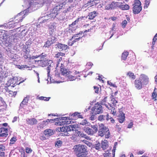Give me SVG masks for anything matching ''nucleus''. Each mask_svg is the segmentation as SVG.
I'll return each mask as SVG.
<instances>
[{
	"label": "nucleus",
	"mask_w": 157,
	"mask_h": 157,
	"mask_svg": "<svg viewBox=\"0 0 157 157\" xmlns=\"http://www.w3.org/2000/svg\"><path fill=\"white\" fill-rule=\"evenodd\" d=\"M106 97H105L102 100H101V101H100L101 104L103 105L106 102Z\"/></svg>",
	"instance_id": "obj_52"
},
{
	"label": "nucleus",
	"mask_w": 157,
	"mask_h": 157,
	"mask_svg": "<svg viewBox=\"0 0 157 157\" xmlns=\"http://www.w3.org/2000/svg\"><path fill=\"white\" fill-rule=\"evenodd\" d=\"M101 147L103 150H105L108 147V142L107 140L102 141L101 143Z\"/></svg>",
	"instance_id": "obj_23"
},
{
	"label": "nucleus",
	"mask_w": 157,
	"mask_h": 157,
	"mask_svg": "<svg viewBox=\"0 0 157 157\" xmlns=\"http://www.w3.org/2000/svg\"><path fill=\"white\" fill-rule=\"evenodd\" d=\"M105 106L110 111L112 109L113 107H112L111 105L110 104H109L108 105H105Z\"/></svg>",
	"instance_id": "obj_59"
},
{
	"label": "nucleus",
	"mask_w": 157,
	"mask_h": 157,
	"mask_svg": "<svg viewBox=\"0 0 157 157\" xmlns=\"http://www.w3.org/2000/svg\"><path fill=\"white\" fill-rule=\"evenodd\" d=\"M47 56V55L45 54L44 53H41L40 55L38 56L37 57H36V58H37L38 57H41V58H44L46 57Z\"/></svg>",
	"instance_id": "obj_51"
},
{
	"label": "nucleus",
	"mask_w": 157,
	"mask_h": 157,
	"mask_svg": "<svg viewBox=\"0 0 157 157\" xmlns=\"http://www.w3.org/2000/svg\"><path fill=\"white\" fill-rule=\"evenodd\" d=\"M109 120H110V122L111 123L113 124H114L115 122V120L112 117H110V118L109 117Z\"/></svg>",
	"instance_id": "obj_64"
},
{
	"label": "nucleus",
	"mask_w": 157,
	"mask_h": 157,
	"mask_svg": "<svg viewBox=\"0 0 157 157\" xmlns=\"http://www.w3.org/2000/svg\"><path fill=\"white\" fill-rule=\"evenodd\" d=\"M97 16V13L96 11H94L92 12L89 13L88 16L89 17L88 19L90 20H92L94 18Z\"/></svg>",
	"instance_id": "obj_21"
},
{
	"label": "nucleus",
	"mask_w": 157,
	"mask_h": 157,
	"mask_svg": "<svg viewBox=\"0 0 157 157\" xmlns=\"http://www.w3.org/2000/svg\"><path fill=\"white\" fill-rule=\"evenodd\" d=\"M6 104L5 102L3 100L2 98H0V107H2L0 109V111H3L6 108Z\"/></svg>",
	"instance_id": "obj_17"
},
{
	"label": "nucleus",
	"mask_w": 157,
	"mask_h": 157,
	"mask_svg": "<svg viewBox=\"0 0 157 157\" xmlns=\"http://www.w3.org/2000/svg\"><path fill=\"white\" fill-rule=\"evenodd\" d=\"M111 154L108 152L106 151L105 153H104V157H109L111 156Z\"/></svg>",
	"instance_id": "obj_47"
},
{
	"label": "nucleus",
	"mask_w": 157,
	"mask_h": 157,
	"mask_svg": "<svg viewBox=\"0 0 157 157\" xmlns=\"http://www.w3.org/2000/svg\"><path fill=\"white\" fill-rule=\"evenodd\" d=\"M5 147L3 144L0 145V150L5 151Z\"/></svg>",
	"instance_id": "obj_62"
},
{
	"label": "nucleus",
	"mask_w": 157,
	"mask_h": 157,
	"mask_svg": "<svg viewBox=\"0 0 157 157\" xmlns=\"http://www.w3.org/2000/svg\"><path fill=\"white\" fill-rule=\"evenodd\" d=\"M68 79L70 80V81H73L74 80H75L76 78L74 76H72V75H70L68 77Z\"/></svg>",
	"instance_id": "obj_49"
},
{
	"label": "nucleus",
	"mask_w": 157,
	"mask_h": 157,
	"mask_svg": "<svg viewBox=\"0 0 157 157\" xmlns=\"http://www.w3.org/2000/svg\"><path fill=\"white\" fill-rule=\"evenodd\" d=\"M149 82V78L144 75H141L139 78L135 79L134 81L135 87L138 90H140L142 88L143 85H146Z\"/></svg>",
	"instance_id": "obj_2"
},
{
	"label": "nucleus",
	"mask_w": 157,
	"mask_h": 157,
	"mask_svg": "<svg viewBox=\"0 0 157 157\" xmlns=\"http://www.w3.org/2000/svg\"><path fill=\"white\" fill-rule=\"evenodd\" d=\"M44 133L45 136H51L53 135V132L52 129H47L44 131Z\"/></svg>",
	"instance_id": "obj_24"
},
{
	"label": "nucleus",
	"mask_w": 157,
	"mask_h": 157,
	"mask_svg": "<svg viewBox=\"0 0 157 157\" xmlns=\"http://www.w3.org/2000/svg\"><path fill=\"white\" fill-rule=\"evenodd\" d=\"M17 140V137L16 136L13 137L10 140V142L9 144L10 145H12L14 144Z\"/></svg>",
	"instance_id": "obj_36"
},
{
	"label": "nucleus",
	"mask_w": 157,
	"mask_h": 157,
	"mask_svg": "<svg viewBox=\"0 0 157 157\" xmlns=\"http://www.w3.org/2000/svg\"><path fill=\"white\" fill-rule=\"evenodd\" d=\"M50 97H46L43 96H41L40 97H39L38 98H37V99L41 100H44V101H47L49 100L50 99Z\"/></svg>",
	"instance_id": "obj_38"
},
{
	"label": "nucleus",
	"mask_w": 157,
	"mask_h": 157,
	"mask_svg": "<svg viewBox=\"0 0 157 157\" xmlns=\"http://www.w3.org/2000/svg\"><path fill=\"white\" fill-rule=\"evenodd\" d=\"M28 99H29L27 98V97L25 98L23 101L20 103V107H23L24 105H27L28 101Z\"/></svg>",
	"instance_id": "obj_26"
},
{
	"label": "nucleus",
	"mask_w": 157,
	"mask_h": 157,
	"mask_svg": "<svg viewBox=\"0 0 157 157\" xmlns=\"http://www.w3.org/2000/svg\"><path fill=\"white\" fill-rule=\"evenodd\" d=\"M150 2V0H145V4L144 6V8H147L148 7Z\"/></svg>",
	"instance_id": "obj_39"
},
{
	"label": "nucleus",
	"mask_w": 157,
	"mask_h": 157,
	"mask_svg": "<svg viewBox=\"0 0 157 157\" xmlns=\"http://www.w3.org/2000/svg\"><path fill=\"white\" fill-rule=\"evenodd\" d=\"M127 24V22L126 20L123 21L122 23V26L123 28H124L126 27Z\"/></svg>",
	"instance_id": "obj_48"
},
{
	"label": "nucleus",
	"mask_w": 157,
	"mask_h": 157,
	"mask_svg": "<svg viewBox=\"0 0 157 157\" xmlns=\"http://www.w3.org/2000/svg\"><path fill=\"white\" fill-rule=\"evenodd\" d=\"M53 43L52 41L48 40L45 43L44 47L48 48Z\"/></svg>",
	"instance_id": "obj_34"
},
{
	"label": "nucleus",
	"mask_w": 157,
	"mask_h": 157,
	"mask_svg": "<svg viewBox=\"0 0 157 157\" xmlns=\"http://www.w3.org/2000/svg\"><path fill=\"white\" fill-rule=\"evenodd\" d=\"M98 120L100 121H103L105 120V118H103V115H100L98 117Z\"/></svg>",
	"instance_id": "obj_44"
},
{
	"label": "nucleus",
	"mask_w": 157,
	"mask_h": 157,
	"mask_svg": "<svg viewBox=\"0 0 157 157\" xmlns=\"http://www.w3.org/2000/svg\"><path fill=\"white\" fill-rule=\"evenodd\" d=\"M102 106L99 104L97 103L95 104L94 107L92 109L91 113L97 114L102 113Z\"/></svg>",
	"instance_id": "obj_8"
},
{
	"label": "nucleus",
	"mask_w": 157,
	"mask_h": 157,
	"mask_svg": "<svg viewBox=\"0 0 157 157\" xmlns=\"http://www.w3.org/2000/svg\"><path fill=\"white\" fill-rule=\"evenodd\" d=\"M157 40V33L155 35L154 37L152 40V45L151 46V48L154 49V45L155 44V42Z\"/></svg>",
	"instance_id": "obj_37"
},
{
	"label": "nucleus",
	"mask_w": 157,
	"mask_h": 157,
	"mask_svg": "<svg viewBox=\"0 0 157 157\" xmlns=\"http://www.w3.org/2000/svg\"><path fill=\"white\" fill-rule=\"evenodd\" d=\"M56 130L59 132H63L65 133L66 132V127L62 126L58 127L57 128Z\"/></svg>",
	"instance_id": "obj_35"
},
{
	"label": "nucleus",
	"mask_w": 157,
	"mask_h": 157,
	"mask_svg": "<svg viewBox=\"0 0 157 157\" xmlns=\"http://www.w3.org/2000/svg\"><path fill=\"white\" fill-rule=\"evenodd\" d=\"M25 15L19 13L14 18V24H17L21 21L25 17Z\"/></svg>",
	"instance_id": "obj_9"
},
{
	"label": "nucleus",
	"mask_w": 157,
	"mask_h": 157,
	"mask_svg": "<svg viewBox=\"0 0 157 157\" xmlns=\"http://www.w3.org/2000/svg\"><path fill=\"white\" fill-rule=\"evenodd\" d=\"M91 128L88 127L85 128L84 130L88 135L91 136L96 133L98 131V127L97 125H91Z\"/></svg>",
	"instance_id": "obj_6"
},
{
	"label": "nucleus",
	"mask_w": 157,
	"mask_h": 157,
	"mask_svg": "<svg viewBox=\"0 0 157 157\" xmlns=\"http://www.w3.org/2000/svg\"><path fill=\"white\" fill-rule=\"evenodd\" d=\"M117 3L118 2H112L111 4H110L111 9H114L117 8L118 7Z\"/></svg>",
	"instance_id": "obj_31"
},
{
	"label": "nucleus",
	"mask_w": 157,
	"mask_h": 157,
	"mask_svg": "<svg viewBox=\"0 0 157 157\" xmlns=\"http://www.w3.org/2000/svg\"><path fill=\"white\" fill-rule=\"evenodd\" d=\"M18 67L20 69H22L23 68H25L26 67H27V65H18Z\"/></svg>",
	"instance_id": "obj_61"
},
{
	"label": "nucleus",
	"mask_w": 157,
	"mask_h": 157,
	"mask_svg": "<svg viewBox=\"0 0 157 157\" xmlns=\"http://www.w3.org/2000/svg\"><path fill=\"white\" fill-rule=\"evenodd\" d=\"M5 90L6 91L9 93V95L10 97H15L16 94H17V91H13L11 90H9V89L7 87H6Z\"/></svg>",
	"instance_id": "obj_19"
},
{
	"label": "nucleus",
	"mask_w": 157,
	"mask_h": 157,
	"mask_svg": "<svg viewBox=\"0 0 157 157\" xmlns=\"http://www.w3.org/2000/svg\"><path fill=\"white\" fill-rule=\"evenodd\" d=\"M62 144V142L61 141L58 140L56 142L55 144L56 146L59 147H60Z\"/></svg>",
	"instance_id": "obj_43"
},
{
	"label": "nucleus",
	"mask_w": 157,
	"mask_h": 157,
	"mask_svg": "<svg viewBox=\"0 0 157 157\" xmlns=\"http://www.w3.org/2000/svg\"><path fill=\"white\" fill-rule=\"evenodd\" d=\"M94 88L95 93L98 94L99 92V87L97 86H94Z\"/></svg>",
	"instance_id": "obj_55"
},
{
	"label": "nucleus",
	"mask_w": 157,
	"mask_h": 157,
	"mask_svg": "<svg viewBox=\"0 0 157 157\" xmlns=\"http://www.w3.org/2000/svg\"><path fill=\"white\" fill-rule=\"evenodd\" d=\"M66 119V120L67 121V124H68L71 123V120L70 118L69 117H68V118H65Z\"/></svg>",
	"instance_id": "obj_58"
},
{
	"label": "nucleus",
	"mask_w": 157,
	"mask_h": 157,
	"mask_svg": "<svg viewBox=\"0 0 157 157\" xmlns=\"http://www.w3.org/2000/svg\"><path fill=\"white\" fill-rule=\"evenodd\" d=\"M129 55V52L127 51H124L121 56V59L122 60H125Z\"/></svg>",
	"instance_id": "obj_25"
},
{
	"label": "nucleus",
	"mask_w": 157,
	"mask_h": 157,
	"mask_svg": "<svg viewBox=\"0 0 157 157\" xmlns=\"http://www.w3.org/2000/svg\"><path fill=\"white\" fill-rule=\"evenodd\" d=\"M14 21L6 24H4L3 25H0V27L2 26L10 28H13L15 26L16 24H14Z\"/></svg>",
	"instance_id": "obj_18"
},
{
	"label": "nucleus",
	"mask_w": 157,
	"mask_h": 157,
	"mask_svg": "<svg viewBox=\"0 0 157 157\" xmlns=\"http://www.w3.org/2000/svg\"><path fill=\"white\" fill-rule=\"evenodd\" d=\"M105 9H106V10H109L110 9H111L110 4H108L106 6H105Z\"/></svg>",
	"instance_id": "obj_63"
},
{
	"label": "nucleus",
	"mask_w": 157,
	"mask_h": 157,
	"mask_svg": "<svg viewBox=\"0 0 157 157\" xmlns=\"http://www.w3.org/2000/svg\"><path fill=\"white\" fill-rule=\"evenodd\" d=\"M65 53L62 52H58L56 54H55L54 58L57 59H59L58 61L57 62L56 67L58 66V65L59 64V62L62 60V56H65Z\"/></svg>",
	"instance_id": "obj_10"
},
{
	"label": "nucleus",
	"mask_w": 157,
	"mask_h": 157,
	"mask_svg": "<svg viewBox=\"0 0 157 157\" xmlns=\"http://www.w3.org/2000/svg\"><path fill=\"white\" fill-rule=\"evenodd\" d=\"M74 152L77 157H88L87 147L86 145L81 144L75 145L73 148Z\"/></svg>",
	"instance_id": "obj_1"
},
{
	"label": "nucleus",
	"mask_w": 157,
	"mask_h": 157,
	"mask_svg": "<svg viewBox=\"0 0 157 157\" xmlns=\"http://www.w3.org/2000/svg\"><path fill=\"white\" fill-rule=\"evenodd\" d=\"M87 123V121H86V120H83L80 123V124L81 125H85Z\"/></svg>",
	"instance_id": "obj_60"
},
{
	"label": "nucleus",
	"mask_w": 157,
	"mask_h": 157,
	"mask_svg": "<svg viewBox=\"0 0 157 157\" xmlns=\"http://www.w3.org/2000/svg\"><path fill=\"white\" fill-rule=\"evenodd\" d=\"M8 135V129L7 128L2 127V125L0 124V139H2L0 142H4L6 140V138Z\"/></svg>",
	"instance_id": "obj_7"
},
{
	"label": "nucleus",
	"mask_w": 157,
	"mask_h": 157,
	"mask_svg": "<svg viewBox=\"0 0 157 157\" xmlns=\"http://www.w3.org/2000/svg\"><path fill=\"white\" fill-rule=\"evenodd\" d=\"M87 17L81 16L78 17L72 23L69 25L68 32L70 33H74L77 28V26L76 25V24H77L79 21H81L83 20L84 18H87Z\"/></svg>",
	"instance_id": "obj_3"
},
{
	"label": "nucleus",
	"mask_w": 157,
	"mask_h": 157,
	"mask_svg": "<svg viewBox=\"0 0 157 157\" xmlns=\"http://www.w3.org/2000/svg\"><path fill=\"white\" fill-rule=\"evenodd\" d=\"M83 33L82 31H80L79 33L73 35L71 38L69 40L68 44L72 46L74 43L79 41L82 38V35Z\"/></svg>",
	"instance_id": "obj_5"
},
{
	"label": "nucleus",
	"mask_w": 157,
	"mask_h": 157,
	"mask_svg": "<svg viewBox=\"0 0 157 157\" xmlns=\"http://www.w3.org/2000/svg\"><path fill=\"white\" fill-rule=\"evenodd\" d=\"M132 6V12L134 14H138L141 11V3L140 0H134Z\"/></svg>",
	"instance_id": "obj_4"
},
{
	"label": "nucleus",
	"mask_w": 157,
	"mask_h": 157,
	"mask_svg": "<svg viewBox=\"0 0 157 157\" xmlns=\"http://www.w3.org/2000/svg\"><path fill=\"white\" fill-rule=\"evenodd\" d=\"M119 113L117 119L119 123H122L125 120V114L122 111H119Z\"/></svg>",
	"instance_id": "obj_11"
},
{
	"label": "nucleus",
	"mask_w": 157,
	"mask_h": 157,
	"mask_svg": "<svg viewBox=\"0 0 157 157\" xmlns=\"http://www.w3.org/2000/svg\"><path fill=\"white\" fill-rule=\"evenodd\" d=\"M4 78V76L3 75V74L2 73H0V83H1L2 82L3 78Z\"/></svg>",
	"instance_id": "obj_56"
},
{
	"label": "nucleus",
	"mask_w": 157,
	"mask_h": 157,
	"mask_svg": "<svg viewBox=\"0 0 157 157\" xmlns=\"http://www.w3.org/2000/svg\"><path fill=\"white\" fill-rule=\"evenodd\" d=\"M24 81L23 80L21 82H20L18 83H16V81L14 80H11V82H12V83H13L14 82V83L12 85H11V84H10V85H11V86H12V87H14L16 85H19V84L20 83L23 82Z\"/></svg>",
	"instance_id": "obj_41"
},
{
	"label": "nucleus",
	"mask_w": 157,
	"mask_h": 157,
	"mask_svg": "<svg viewBox=\"0 0 157 157\" xmlns=\"http://www.w3.org/2000/svg\"><path fill=\"white\" fill-rule=\"evenodd\" d=\"M56 48L59 49L60 51L66 50L68 48V46L67 45L58 43L55 45Z\"/></svg>",
	"instance_id": "obj_13"
},
{
	"label": "nucleus",
	"mask_w": 157,
	"mask_h": 157,
	"mask_svg": "<svg viewBox=\"0 0 157 157\" xmlns=\"http://www.w3.org/2000/svg\"><path fill=\"white\" fill-rule=\"evenodd\" d=\"M92 115L90 117V119L91 121H94L95 119V115L97 114H94V113H91Z\"/></svg>",
	"instance_id": "obj_54"
},
{
	"label": "nucleus",
	"mask_w": 157,
	"mask_h": 157,
	"mask_svg": "<svg viewBox=\"0 0 157 157\" xmlns=\"http://www.w3.org/2000/svg\"><path fill=\"white\" fill-rule=\"evenodd\" d=\"M152 99L157 104V88H155L151 95Z\"/></svg>",
	"instance_id": "obj_16"
},
{
	"label": "nucleus",
	"mask_w": 157,
	"mask_h": 157,
	"mask_svg": "<svg viewBox=\"0 0 157 157\" xmlns=\"http://www.w3.org/2000/svg\"><path fill=\"white\" fill-rule=\"evenodd\" d=\"M101 126H102L101 128L99 129L98 131V135L101 137H102L104 135L105 128H104V124H101Z\"/></svg>",
	"instance_id": "obj_20"
},
{
	"label": "nucleus",
	"mask_w": 157,
	"mask_h": 157,
	"mask_svg": "<svg viewBox=\"0 0 157 157\" xmlns=\"http://www.w3.org/2000/svg\"><path fill=\"white\" fill-rule=\"evenodd\" d=\"M57 10L56 9H53L51 13L49 14V17L51 18L55 17L57 14Z\"/></svg>",
	"instance_id": "obj_22"
},
{
	"label": "nucleus",
	"mask_w": 157,
	"mask_h": 157,
	"mask_svg": "<svg viewBox=\"0 0 157 157\" xmlns=\"http://www.w3.org/2000/svg\"><path fill=\"white\" fill-rule=\"evenodd\" d=\"M119 7L123 10H128L129 9V6L128 4L121 5L119 6Z\"/></svg>",
	"instance_id": "obj_29"
},
{
	"label": "nucleus",
	"mask_w": 157,
	"mask_h": 157,
	"mask_svg": "<svg viewBox=\"0 0 157 157\" xmlns=\"http://www.w3.org/2000/svg\"><path fill=\"white\" fill-rule=\"evenodd\" d=\"M111 101H112V103L114 105H116V104L117 103V101L113 98H111Z\"/></svg>",
	"instance_id": "obj_57"
},
{
	"label": "nucleus",
	"mask_w": 157,
	"mask_h": 157,
	"mask_svg": "<svg viewBox=\"0 0 157 157\" xmlns=\"http://www.w3.org/2000/svg\"><path fill=\"white\" fill-rule=\"evenodd\" d=\"M127 76H128L129 78H131L133 79H134L136 78V76L131 71H128L126 74Z\"/></svg>",
	"instance_id": "obj_30"
},
{
	"label": "nucleus",
	"mask_w": 157,
	"mask_h": 157,
	"mask_svg": "<svg viewBox=\"0 0 157 157\" xmlns=\"http://www.w3.org/2000/svg\"><path fill=\"white\" fill-rule=\"evenodd\" d=\"M38 62H40L39 63L40 65L43 67H45L47 65V62L45 60H44V59L39 60Z\"/></svg>",
	"instance_id": "obj_32"
},
{
	"label": "nucleus",
	"mask_w": 157,
	"mask_h": 157,
	"mask_svg": "<svg viewBox=\"0 0 157 157\" xmlns=\"http://www.w3.org/2000/svg\"><path fill=\"white\" fill-rule=\"evenodd\" d=\"M27 123L30 125L36 124H37V121L34 118H28L26 120Z\"/></svg>",
	"instance_id": "obj_12"
},
{
	"label": "nucleus",
	"mask_w": 157,
	"mask_h": 157,
	"mask_svg": "<svg viewBox=\"0 0 157 157\" xmlns=\"http://www.w3.org/2000/svg\"><path fill=\"white\" fill-rule=\"evenodd\" d=\"M68 117H61L62 119H60L61 121H59L56 123V125H58L60 126L64 125L67 124V121L65 118H68Z\"/></svg>",
	"instance_id": "obj_14"
},
{
	"label": "nucleus",
	"mask_w": 157,
	"mask_h": 157,
	"mask_svg": "<svg viewBox=\"0 0 157 157\" xmlns=\"http://www.w3.org/2000/svg\"><path fill=\"white\" fill-rule=\"evenodd\" d=\"M110 113L113 115L115 116L117 114V111L116 110L115 108L113 107L110 111Z\"/></svg>",
	"instance_id": "obj_42"
},
{
	"label": "nucleus",
	"mask_w": 157,
	"mask_h": 157,
	"mask_svg": "<svg viewBox=\"0 0 157 157\" xmlns=\"http://www.w3.org/2000/svg\"><path fill=\"white\" fill-rule=\"evenodd\" d=\"M55 119H47L46 121H44L42 122V124L43 126H46L49 123L51 122L52 123L54 122Z\"/></svg>",
	"instance_id": "obj_27"
},
{
	"label": "nucleus",
	"mask_w": 157,
	"mask_h": 157,
	"mask_svg": "<svg viewBox=\"0 0 157 157\" xmlns=\"http://www.w3.org/2000/svg\"><path fill=\"white\" fill-rule=\"evenodd\" d=\"M101 144L100 143H98L95 145L94 147L96 150H99L101 149Z\"/></svg>",
	"instance_id": "obj_40"
},
{
	"label": "nucleus",
	"mask_w": 157,
	"mask_h": 157,
	"mask_svg": "<svg viewBox=\"0 0 157 157\" xmlns=\"http://www.w3.org/2000/svg\"><path fill=\"white\" fill-rule=\"evenodd\" d=\"M32 150L30 148L26 147L25 148V151L28 154L32 152Z\"/></svg>",
	"instance_id": "obj_45"
},
{
	"label": "nucleus",
	"mask_w": 157,
	"mask_h": 157,
	"mask_svg": "<svg viewBox=\"0 0 157 157\" xmlns=\"http://www.w3.org/2000/svg\"><path fill=\"white\" fill-rule=\"evenodd\" d=\"M103 118H105V120L107 121H108L109 120V115L108 113H107L106 115H103Z\"/></svg>",
	"instance_id": "obj_53"
},
{
	"label": "nucleus",
	"mask_w": 157,
	"mask_h": 157,
	"mask_svg": "<svg viewBox=\"0 0 157 157\" xmlns=\"http://www.w3.org/2000/svg\"><path fill=\"white\" fill-rule=\"evenodd\" d=\"M105 137L106 138H109L110 136V133L108 128H105Z\"/></svg>",
	"instance_id": "obj_33"
},
{
	"label": "nucleus",
	"mask_w": 157,
	"mask_h": 157,
	"mask_svg": "<svg viewBox=\"0 0 157 157\" xmlns=\"http://www.w3.org/2000/svg\"><path fill=\"white\" fill-rule=\"evenodd\" d=\"M76 126V124H71L68 126H66V132L67 133L68 132L75 131Z\"/></svg>",
	"instance_id": "obj_15"
},
{
	"label": "nucleus",
	"mask_w": 157,
	"mask_h": 157,
	"mask_svg": "<svg viewBox=\"0 0 157 157\" xmlns=\"http://www.w3.org/2000/svg\"><path fill=\"white\" fill-rule=\"evenodd\" d=\"M107 83L108 85H110L112 86H113L114 87H117V86L115 84H113V83L110 82V81H107Z\"/></svg>",
	"instance_id": "obj_46"
},
{
	"label": "nucleus",
	"mask_w": 157,
	"mask_h": 157,
	"mask_svg": "<svg viewBox=\"0 0 157 157\" xmlns=\"http://www.w3.org/2000/svg\"><path fill=\"white\" fill-rule=\"evenodd\" d=\"M19 151L21 153V156L25 153L24 148L23 147H21L19 150Z\"/></svg>",
	"instance_id": "obj_50"
},
{
	"label": "nucleus",
	"mask_w": 157,
	"mask_h": 157,
	"mask_svg": "<svg viewBox=\"0 0 157 157\" xmlns=\"http://www.w3.org/2000/svg\"><path fill=\"white\" fill-rule=\"evenodd\" d=\"M7 31L5 30H3V31L1 32V37L3 39H5L7 38L8 37L7 33Z\"/></svg>",
	"instance_id": "obj_28"
}]
</instances>
